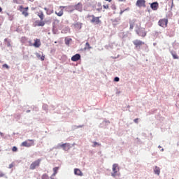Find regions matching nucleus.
<instances>
[{
    "label": "nucleus",
    "mask_w": 179,
    "mask_h": 179,
    "mask_svg": "<svg viewBox=\"0 0 179 179\" xmlns=\"http://www.w3.org/2000/svg\"><path fill=\"white\" fill-rule=\"evenodd\" d=\"M171 55L174 59H178V56L177 55L176 53L171 52Z\"/></svg>",
    "instance_id": "24"
},
{
    "label": "nucleus",
    "mask_w": 179,
    "mask_h": 179,
    "mask_svg": "<svg viewBox=\"0 0 179 179\" xmlns=\"http://www.w3.org/2000/svg\"><path fill=\"white\" fill-rule=\"evenodd\" d=\"M0 63H2L1 60H0Z\"/></svg>",
    "instance_id": "44"
},
{
    "label": "nucleus",
    "mask_w": 179,
    "mask_h": 179,
    "mask_svg": "<svg viewBox=\"0 0 179 179\" xmlns=\"http://www.w3.org/2000/svg\"><path fill=\"white\" fill-rule=\"evenodd\" d=\"M136 34L141 37H145L147 34L145 28H139L136 30Z\"/></svg>",
    "instance_id": "6"
},
{
    "label": "nucleus",
    "mask_w": 179,
    "mask_h": 179,
    "mask_svg": "<svg viewBox=\"0 0 179 179\" xmlns=\"http://www.w3.org/2000/svg\"><path fill=\"white\" fill-rule=\"evenodd\" d=\"M3 11V8L1 6H0V13H1Z\"/></svg>",
    "instance_id": "39"
},
{
    "label": "nucleus",
    "mask_w": 179,
    "mask_h": 179,
    "mask_svg": "<svg viewBox=\"0 0 179 179\" xmlns=\"http://www.w3.org/2000/svg\"><path fill=\"white\" fill-rule=\"evenodd\" d=\"M60 148H62L65 151H68L71 149V145L70 143H64L60 145Z\"/></svg>",
    "instance_id": "12"
},
{
    "label": "nucleus",
    "mask_w": 179,
    "mask_h": 179,
    "mask_svg": "<svg viewBox=\"0 0 179 179\" xmlns=\"http://www.w3.org/2000/svg\"><path fill=\"white\" fill-rule=\"evenodd\" d=\"M4 176H5V174H4V173H0V178L3 177Z\"/></svg>",
    "instance_id": "38"
},
{
    "label": "nucleus",
    "mask_w": 179,
    "mask_h": 179,
    "mask_svg": "<svg viewBox=\"0 0 179 179\" xmlns=\"http://www.w3.org/2000/svg\"><path fill=\"white\" fill-rule=\"evenodd\" d=\"M44 10L46 12V14L48 15H52V13H54V9H53V7H51L50 8H47V7H45L44 8Z\"/></svg>",
    "instance_id": "10"
},
{
    "label": "nucleus",
    "mask_w": 179,
    "mask_h": 179,
    "mask_svg": "<svg viewBox=\"0 0 179 179\" xmlns=\"http://www.w3.org/2000/svg\"><path fill=\"white\" fill-rule=\"evenodd\" d=\"M133 44L134 45L136 48H138L144 45L145 43L139 40H135L133 41Z\"/></svg>",
    "instance_id": "8"
},
{
    "label": "nucleus",
    "mask_w": 179,
    "mask_h": 179,
    "mask_svg": "<svg viewBox=\"0 0 179 179\" xmlns=\"http://www.w3.org/2000/svg\"><path fill=\"white\" fill-rule=\"evenodd\" d=\"M41 45V42H40V39H35L34 40V43H33V46L35 48H40Z\"/></svg>",
    "instance_id": "16"
},
{
    "label": "nucleus",
    "mask_w": 179,
    "mask_h": 179,
    "mask_svg": "<svg viewBox=\"0 0 179 179\" xmlns=\"http://www.w3.org/2000/svg\"><path fill=\"white\" fill-rule=\"evenodd\" d=\"M71 41V39H67V40L66 39L65 43H66L67 45H69Z\"/></svg>",
    "instance_id": "30"
},
{
    "label": "nucleus",
    "mask_w": 179,
    "mask_h": 179,
    "mask_svg": "<svg viewBox=\"0 0 179 179\" xmlns=\"http://www.w3.org/2000/svg\"><path fill=\"white\" fill-rule=\"evenodd\" d=\"M80 59V55L77 53L71 57V61L76 62Z\"/></svg>",
    "instance_id": "11"
},
{
    "label": "nucleus",
    "mask_w": 179,
    "mask_h": 179,
    "mask_svg": "<svg viewBox=\"0 0 179 179\" xmlns=\"http://www.w3.org/2000/svg\"><path fill=\"white\" fill-rule=\"evenodd\" d=\"M158 8V3H152L151 4V8L153 10H157Z\"/></svg>",
    "instance_id": "19"
},
{
    "label": "nucleus",
    "mask_w": 179,
    "mask_h": 179,
    "mask_svg": "<svg viewBox=\"0 0 179 179\" xmlns=\"http://www.w3.org/2000/svg\"><path fill=\"white\" fill-rule=\"evenodd\" d=\"M29 46H34V43H31V41H29Z\"/></svg>",
    "instance_id": "35"
},
{
    "label": "nucleus",
    "mask_w": 179,
    "mask_h": 179,
    "mask_svg": "<svg viewBox=\"0 0 179 179\" xmlns=\"http://www.w3.org/2000/svg\"><path fill=\"white\" fill-rule=\"evenodd\" d=\"M74 173L78 176H83V173H82V171H80V169H78V168H76V169H74Z\"/></svg>",
    "instance_id": "18"
},
{
    "label": "nucleus",
    "mask_w": 179,
    "mask_h": 179,
    "mask_svg": "<svg viewBox=\"0 0 179 179\" xmlns=\"http://www.w3.org/2000/svg\"><path fill=\"white\" fill-rule=\"evenodd\" d=\"M113 173H111V176L113 177L116 176V173L119 171L118 165L117 164H113Z\"/></svg>",
    "instance_id": "9"
},
{
    "label": "nucleus",
    "mask_w": 179,
    "mask_h": 179,
    "mask_svg": "<svg viewBox=\"0 0 179 179\" xmlns=\"http://www.w3.org/2000/svg\"><path fill=\"white\" fill-rule=\"evenodd\" d=\"M37 15L41 19V21L44 20L45 15H44V13L42 10H40L39 12H37Z\"/></svg>",
    "instance_id": "15"
},
{
    "label": "nucleus",
    "mask_w": 179,
    "mask_h": 179,
    "mask_svg": "<svg viewBox=\"0 0 179 179\" xmlns=\"http://www.w3.org/2000/svg\"><path fill=\"white\" fill-rule=\"evenodd\" d=\"M87 18L90 20V22L94 24H100L101 23V16L96 17L94 15H87Z\"/></svg>",
    "instance_id": "1"
},
{
    "label": "nucleus",
    "mask_w": 179,
    "mask_h": 179,
    "mask_svg": "<svg viewBox=\"0 0 179 179\" xmlns=\"http://www.w3.org/2000/svg\"><path fill=\"white\" fill-rule=\"evenodd\" d=\"M50 179H55V178H52V177H50Z\"/></svg>",
    "instance_id": "42"
},
{
    "label": "nucleus",
    "mask_w": 179,
    "mask_h": 179,
    "mask_svg": "<svg viewBox=\"0 0 179 179\" xmlns=\"http://www.w3.org/2000/svg\"><path fill=\"white\" fill-rule=\"evenodd\" d=\"M85 46H86V49H87V50L92 49V47L90 46L89 43H86Z\"/></svg>",
    "instance_id": "28"
},
{
    "label": "nucleus",
    "mask_w": 179,
    "mask_h": 179,
    "mask_svg": "<svg viewBox=\"0 0 179 179\" xmlns=\"http://www.w3.org/2000/svg\"><path fill=\"white\" fill-rule=\"evenodd\" d=\"M96 146H101V144L99 143H97V142H96V141H94V142H93V145H92V147H93V148H96Z\"/></svg>",
    "instance_id": "26"
},
{
    "label": "nucleus",
    "mask_w": 179,
    "mask_h": 179,
    "mask_svg": "<svg viewBox=\"0 0 179 179\" xmlns=\"http://www.w3.org/2000/svg\"><path fill=\"white\" fill-rule=\"evenodd\" d=\"M136 6L138 8H145L146 7V1L145 0H137Z\"/></svg>",
    "instance_id": "7"
},
{
    "label": "nucleus",
    "mask_w": 179,
    "mask_h": 179,
    "mask_svg": "<svg viewBox=\"0 0 179 179\" xmlns=\"http://www.w3.org/2000/svg\"><path fill=\"white\" fill-rule=\"evenodd\" d=\"M34 145V140L33 139H28L24 142L22 143L21 146H23L24 148H31V146Z\"/></svg>",
    "instance_id": "2"
},
{
    "label": "nucleus",
    "mask_w": 179,
    "mask_h": 179,
    "mask_svg": "<svg viewBox=\"0 0 179 179\" xmlns=\"http://www.w3.org/2000/svg\"><path fill=\"white\" fill-rule=\"evenodd\" d=\"M3 68H6L7 69H9V66L7 64H3Z\"/></svg>",
    "instance_id": "31"
},
{
    "label": "nucleus",
    "mask_w": 179,
    "mask_h": 179,
    "mask_svg": "<svg viewBox=\"0 0 179 179\" xmlns=\"http://www.w3.org/2000/svg\"><path fill=\"white\" fill-rule=\"evenodd\" d=\"M103 8L108 9L109 8V6H108V4L106 6H103Z\"/></svg>",
    "instance_id": "36"
},
{
    "label": "nucleus",
    "mask_w": 179,
    "mask_h": 179,
    "mask_svg": "<svg viewBox=\"0 0 179 179\" xmlns=\"http://www.w3.org/2000/svg\"><path fill=\"white\" fill-rule=\"evenodd\" d=\"M41 179H49V176L47 173H44L42 176Z\"/></svg>",
    "instance_id": "25"
},
{
    "label": "nucleus",
    "mask_w": 179,
    "mask_h": 179,
    "mask_svg": "<svg viewBox=\"0 0 179 179\" xmlns=\"http://www.w3.org/2000/svg\"><path fill=\"white\" fill-rule=\"evenodd\" d=\"M136 20H132L129 21V29L132 30L134 28V26L136 24Z\"/></svg>",
    "instance_id": "17"
},
{
    "label": "nucleus",
    "mask_w": 179,
    "mask_h": 179,
    "mask_svg": "<svg viewBox=\"0 0 179 179\" xmlns=\"http://www.w3.org/2000/svg\"><path fill=\"white\" fill-rule=\"evenodd\" d=\"M134 122L135 123L138 124V118L134 119Z\"/></svg>",
    "instance_id": "34"
},
{
    "label": "nucleus",
    "mask_w": 179,
    "mask_h": 179,
    "mask_svg": "<svg viewBox=\"0 0 179 179\" xmlns=\"http://www.w3.org/2000/svg\"><path fill=\"white\" fill-rule=\"evenodd\" d=\"M4 41L6 43L7 47H11V41H8V38H6Z\"/></svg>",
    "instance_id": "23"
},
{
    "label": "nucleus",
    "mask_w": 179,
    "mask_h": 179,
    "mask_svg": "<svg viewBox=\"0 0 179 179\" xmlns=\"http://www.w3.org/2000/svg\"><path fill=\"white\" fill-rule=\"evenodd\" d=\"M119 80H120V79L118 77H115L114 79V81H115V82H118Z\"/></svg>",
    "instance_id": "33"
},
{
    "label": "nucleus",
    "mask_w": 179,
    "mask_h": 179,
    "mask_svg": "<svg viewBox=\"0 0 179 179\" xmlns=\"http://www.w3.org/2000/svg\"><path fill=\"white\" fill-rule=\"evenodd\" d=\"M83 8V5L82 4V3H78V4H76V6H74V8L79 12L82 10Z\"/></svg>",
    "instance_id": "14"
},
{
    "label": "nucleus",
    "mask_w": 179,
    "mask_h": 179,
    "mask_svg": "<svg viewBox=\"0 0 179 179\" xmlns=\"http://www.w3.org/2000/svg\"><path fill=\"white\" fill-rule=\"evenodd\" d=\"M45 22L43 20H41V21H36L34 26V27H43L45 26Z\"/></svg>",
    "instance_id": "13"
},
{
    "label": "nucleus",
    "mask_w": 179,
    "mask_h": 179,
    "mask_svg": "<svg viewBox=\"0 0 179 179\" xmlns=\"http://www.w3.org/2000/svg\"><path fill=\"white\" fill-rule=\"evenodd\" d=\"M178 24H179V18H178Z\"/></svg>",
    "instance_id": "45"
},
{
    "label": "nucleus",
    "mask_w": 179,
    "mask_h": 179,
    "mask_svg": "<svg viewBox=\"0 0 179 179\" xmlns=\"http://www.w3.org/2000/svg\"><path fill=\"white\" fill-rule=\"evenodd\" d=\"M45 55H42V56L41 57V61H45Z\"/></svg>",
    "instance_id": "32"
},
{
    "label": "nucleus",
    "mask_w": 179,
    "mask_h": 179,
    "mask_svg": "<svg viewBox=\"0 0 179 179\" xmlns=\"http://www.w3.org/2000/svg\"><path fill=\"white\" fill-rule=\"evenodd\" d=\"M29 9V7H25L24 8V10L22 11V15H24L25 17H27L29 13H27V10Z\"/></svg>",
    "instance_id": "21"
},
{
    "label": "nucleus",
    "mask_w": 179,
    "mask_h": 179,
    "mask_svg": "<svg viewBox=\"0 0 179 179\" xmlns=\"http://www.w3.org/2000/svg\"><path fill=\"white\" fill-rule=\"evenodd\" d=\"M20 8L23 9V6H20Z\"/></svg>",
    "instance_id": "40"
},
{
    "label": "nucleus",
    "mask_w": 179,
    "mask_h": 179,
    "mask_svg": "<svg viewBox=\"0 0 179 179\" xmlns=\"http://www.w3.org/2000/svg\"><path fill=\"white\" fill-rule=\"evenodd\" d=\"M12 151H13V152H17V148L15 147V146H13V147L12 148Z\"/></svg>",
    "instance_id": "29"
},
{
    "label": "nucleus",
    "mask_w": 179,
    "mask_h": 179,
    "mask_svg": "<svg viewBox=\"0 0 179 179\" xmlns=\"http://www.w3.org/2000/svg\"><path fill=\"white\" fill-rule=\"evenodd\" d=\"M65 8V6H59V8L57 9V10L55 11V14L57 15L58 17H62L64 15V9Z\"/></svg>",
    "instance_id": "4"
},
{
    "label": "nucleus",
    "mask_w": 179,
    "mask_h": 179,
    "mask_svg": "<svg viewBox=\"0 0 179 179\" xmlns=\"http://www.w3.org/2000/svg\"><path fill=\"white\" fill-rule=\"evenodd\" d=\"M106 1H110L111 0H106Z\"/></svg>",
    "instance_id": "43"
},
{
    "label": "nucleus",
    "mask_w": 179,
    "mask_h": 179,
    "mask_svg": "<svg viewBox=\"0 0 179 179\" xmlns=\"http://www.w3.org/2000/svg\"><path fill=\"white\" fill-rule=\"evenodd\" d=\"M27 38L26 37H22V38H21V42H22V43H25L27 42Z\"/></svg>",
    "instance_id": "27"
},
{
    "label": "nucleus",
    "mask_w": 179,
    "mask_h": 179,
    "mask_svg": "<svg viewBox=\"0 0 179 179\" xmlns=\"http://www.w3.org/2000/svg\"><path fill=\"white\" fill-rule=\"evenodd\" d=\"M41 163V159H38L36 161L34 162L29 166L31 170L36 169V167L40 166V164Z\"/></svg>",
    "instance_id": "5"
},
{
    "label": "nucleus",
    "mask_w": 179,
    "mask_h": 179,
    "mask_svg": "<svg viewBox=\"0 0 179 179\" xmlns=\"http://www.w3.org/2000/svg\"><path fill=\"white\" fill-rule=\"evenodd\" d=\"M14 166V165L13 164L9 165V169H12Z\"/></svg>",
    "instance_id": "37"
},
{
    "label": "nucleus",
    "mask_w": 179,
    "mask_h": 179,
    "mask_svg": "<svg viewBox=\"0 0 179 179\" xmlns=\"http://www.w3.org/2000/svg\"><path fill=\"white\" fill-rule=\"evenodd\" d=\"M52 170H53L54 173L52 174V177H55L57 174L59 168L57 166H56L55 168H53Z\"/></svg>",
    "instance_id": "20"
},
{
    "label": "nucleus",
    "mask_w": 179,
    "mask_h": 179,
    "mask_svg": "<svg viewBox=\"0 0 179 179\" xmlns=\"http://www.w3.org/2000/svg\"><path fill=\"white\" fill-rule=\"evenodd\" d=\"M154 172L156 175L159 176L160 174V169L158 166H155V169H154Z\"/></svg>",
    "instance_id": "22"
},
{
    "label": "nucleus",
    "mask_w": 179,
    "mask_h": 179,
    "mask_svg": "<svg viewBox=\"0 0 179 179\" xmlns=\"http://www.w3.org/2000/svg\"><path fill=\"white\" fill-rule=\"evenodd\" d=\"M119 1H124V0H118Z\"/></svg>",
    "instance_id": "41"
},
{
    "label": "nucleus",
    "mask_w": 179,
    "mask_h": 179,
    "mask_svg": "<svg viewBox=\"0 0 179 179\" xmlns=\"http://www.w3.org/2000/svg\"><path fill=\"white\" fill-rule=\"evenodd\" d=\"M168 23H169V20L166 18L160 19L158 22L159 26L163 28L167 27Z\"/></svg>",
    "instance_id": "3"
}]
</instances>
